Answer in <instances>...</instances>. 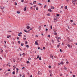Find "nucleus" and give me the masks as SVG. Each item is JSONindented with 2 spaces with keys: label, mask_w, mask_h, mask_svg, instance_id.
<instances>
[{
  "label": "nucleus",
  "mask_w": 77,
  "mask_h": 77,
  "mask_svg": "<svg viewBox=\"0 0 77 77\" xmlns=\"http://www.w3.org/2000/svg\"><path fill=\"white\" fill-rule=\"evenodd\" d=\"M11 35H7V38H10V37H11Z\"/></svg>",
  "instance_id": "f257e3e1"
},
{
  "label": "nucleus",
  "mask_w": 77,
  "mask_h": 77,
  "mask_svg": "<svg viewBox=\"0 0 77 77\" xmlns=\"http://www.w3.org/2000/svg\"><path fill=\"white\" fill-rule=\"evenodd\" d=\"M67 38L69 41V42H71V40H70V39H69V37H67Z\"/></svg>",
  "instance_id": "f03ea898"
},
{
  "label": "nucleus",
  "mask_w": 77,
  "mask_h": 77,
  "mask_svg": "<svg viewBox=\"0 0 77 77\" xmlns=\"http://www.w3.org/2000/svg\"><path fill=\"white\" fill-rule=\"evenodd\" d=\"M50 57L52 59H53V55L52 54H51V55H50Z\"/></svg>",
  "instance_id": "7ed1b4c3"
},
{
  "label": "nucleus",
  "mask_w": 77,
  "mask_h": 77,
  "mask_svg": "<svg viewBox=\"0 0 77 77\" xmlns=\"http://www.w3.org/2000/svg\"><path fill=\"white\" fill-rule=\"evenodd\" d=\"M35 45H39V44H38V42H36V41L35 42Z\"/></svg>",
  "instance_id": "20e7f679"
},
{
  "label": "nucleus",
  "mask_w": 77,
  "mask_h": 77,
  "mask_svg": "<svg viewBox=\"0 0 77 77\" xmlns=\"http://www.w3.org/2000/svg\"><path fill=\"white\" fill-rule=\"evenodd\" d=\"M26 9H27V8H26V7H25L23 9V10L24 11H26Z\"/></svg>",
  "instance_id": "39448f33"
},
{
  "label": "nucleus",
  "mask_w": 77,
  "mask_h": 77,
  "mask_svg": "<svg viewBox=\"0 0 77 77\" xmlns=\"http://www.w3.org/2000/svg\"><path fill=\"white\" fill-rule=\"evenodd\" d=\"M51 9H54V7L51 6Z\"/></svg>",
  "instance_id": "423d86ee"
},
{
  "label": "nucleus",
  "mask_w": 77,
  "mask_h": 77,
  "mask_svg": "<svg viewBox=\"0 0 77 77\" xmlns=\"http://www.w3.org/2000/svg\"><path fill=\"white\" fill-rule=\"evenodd\" d=\"M60 64H61V65H63L64 63H63V61H62L61 62V63H60Z\"/></svg>",
  "instance_id": "0eeeda50"
},
{
  "label": "nucleus",
  "mask_w": 77,
  "mask_h": 77,
  "mask_svg": "<svg viewBox=\"0 0 77 77\" xmlns=\"http://www.w3.org/2000/svg\"><path fill=\"white\" fill-rule=\"evenodd\" d=\"M77 2V0H75L74 1H72V3H74V2Z\"/></svg>",
  "instance_id": "6e6552de"
},
{
  "label": "nucleus",
  "mask_w": 77,
  "mask_h": 77,
  "mask_svg": "<svg viewBox=\"0 0 77 77\" xmlns=\"http://www.w3.org/2000/svg\"><path fill=\"white\" fill-rule=\"evenodd\" d=\"M38 29H39V30H41V26H39Z\"/></svg>",
  "instance_id": "1a4fd4ad"
},
{
  "label": "nucleus",
  "mask_w": 77,
  "mask_h": 77,
  "mask_svg": "<svg viewBox=\"0 0 77 77\" xmlns=\"http://www.w3.org/2000/svg\"><path fill=\"white\" fill-rule=\"evenodd\" d=\"M26 29H30V26H26Z\"/></svg>",
  "instance_id": "9d476101"
},
{
  "label": "nucleus",
  "mask_w": 77,
  "mask_h": 77,
  "mask_svg": "<svg viewBox=\"0 0 77 77\" xmlns=\"http://www.w3.org/2000/svg\"><path fill=\"white\" fill-rule=\"evenodd\" d=\"M48 11H49V12H51L52 11H51V10L50 9H48Z\"/></svg>",
  "instance_id": "9b49d317"
},
{
  "label": "nucleus",
  "mask_w": 77,
  "mask_h": 77,
  "mask_svg": "<svg viewBox=\"0 0 77 77\" xmlns=\"http://www.w3.org/2000/svg\"><path fill=\"white\" fill-rule=\"evenodd\" d=\"M36 1H35L34 2H33V4H36Z\"/></svg>",
  "instance_id": "f8f14e48"
},
{
  "label": "nucleus",
  "mask_w": 77,
  "mask_h": 77,
  "mask_svg": "<svg viewBox=\"0 0 77 77\" xmlns=\"http://www.w3.org/2000/svg\"><path fill=\"white\" fill-rule=\"evenodd\" d=\"M60 40V39H58V38H57V41L58 42H59Z\"/></svg>",
  "instance_id": "ddd939ff"
},
{
  "label": "nucleus",
  "mask_w": 77,
  "mask_h": 77,
  "mask_svg": "<svg viewBox=\"0 0 77 77\" xmlns=\"http://www.w3.org/2000/svg\"><path fill=\"white\" fill-rule=\"evenodd\" d=\"M15 72L14 71L13 72L12 74H15Z\"/></svg>",
  "instance_id": "4468645a"
},
{
  "label": "nucleus",
  "mask_w": 77,
  "mask_h": 77,
  "mask_svg": "<svg viewBox=\"0 0 77 77\" xmlns=\"http://www.w3.org/2000/svg\"><path fill=\"white\" fill-rule=\"evenodd\" d=\"M21 46H23L24 45V43H23L22 44L21 43Z\"/></svg>",
  "instance_id": "2eb2a0df"
},
{
  "label": "nucleus",
  "mask_w": 77,
  "mask_h": 77,
  "mask_svg": "<svg viewBox=\"0 0 77 77\" xmlns=\"http://www.w3.org/2000/svg\"><path fill=\"white\" fill-rule=\"evenodd\" d=\"M57 33L56 32H54V35H57Z\"/></svg>",
  "instance_id": "dca6fc26"
},
{
  "label": "nucleus",
  "mask_w": 77,
  "mask_h": 77,
  "mask_svg": "<svg viewBox=\"0 0 77 77\" xmlns=\"http://www.w3.org/2000/svg\"><path fill=\"white\" fill-rule=\"evenodd\" d=\"M60 47V45H57V47L58 48H59Z\"/></svg>",
  "instance_id": "f3484780"
},
{
  "label": "nucleus",
  "mask_w": 77,
  "mask_h": 77,
  "mask_svg": "<svg viewBox=\"0 0 77 77\" xmlns=\"http://www.w3.org/2000/svg\"><path fill=\"white\" fill-rule=\"evenodd\" d=\"M40 71H38V75H39V74H40Z\"/></svg>",
  "instance_id": "a211bd4d"
},
{
  "label": "nucleus",
  "mask_w": 77,
  "mask_h": 77,
  "mask_svg": "<svg viewBox=\"0 0 77 77\" xmlns=\"http://www.w3.org/2000/svg\"><path fill=\"white\" fill-rule=\"evenodd\" d=\"M27 43H28L27 41H26L25 42V44H26H26H27Z\"/></svg>",
  "instance_id": "6ab92c4d"
},
{
  "label": "nucleus",
  "mask_w": 77,
  "mask_h": 77,
  "mask_svg": "<svg viewBox=\"0 0 77 77\" xmlns=\"http://www.w3.org/2000/svg\"><path fill=\"white\" fill-rule=\"evenodd\" d=\"M17 14H20V12L19 11H17Z\"/></svg>",
  "instance_id": "aec40b11"
},
{
  "label": "nucleus",
  "mask_w": 77,
  "mask_h": 77,
  "mask_svg": "<svg viewBox=\"0 0 77 77\" xmlns=\"http://www.w3.org/2000/svg\"><path fill=\"white\" fill-rule=\"evenodd\" d=\"M36 10H38V7H36Z\"/></svg>",
  "instance_id": "412c9836"
},
{
  "label": "nucleus",
  "mask_w": 77,
  "mask_h": 77,
  "mask_svg": "<svg viewBox=\"0 0 77 77\" xmlns=\"http://www.w3.org/2000/svg\"><path fill=\"white\" fill-rule=\"evenodd\" d=\"M18 44H20V43H21V42H20V41H18Z\"/></svg>",
  "instance_id": "4be33fe9"
},
{
  "label": "nucleus",
  "mask_w": 77,
  "mask_h": 77,
  "mask_svg": "<svg viewBox=\"0 0 77 77\" xmlns=\"http://www.w3.org/2000/svg\"><path fill=\"white\" fill-rule=\"evenodd\" d=\"M18 34H19L20 35H22V32H20L19 33H18Z\"/></svg>",
  "instance_id": "5701e85b"
},
{
  "label": "nucleus",
  "mask_w": 77,
  "mask_h": 77,
  "mask_svg": "<svg viewBox=\"0 0 77 77\" xmlns=\"http://www.w3.org/2000/svg\"><path fill=\"white\" fill-rule=\"evenodd\" d=\"M54 32H56V31H57V30H56V29H54Z\"/></svg>",
  "instance_id": "b1692460"
},
{
  "label": "nucleus",
  "mask_w": 77,
  "mask_h": 77,
  "mask_svg": "<svg viewBox=\"0 0 77 77\" xmlns=\"http://www.w3.org/2000/svg\"><path fill=\"white\" fill-rule=\"evenodd\" d=\"M50 27H51V29H52V28H53V27L52 26V25H51L50 26Z\"/></svg>",
  "instance_id": "393cba45"
},
{
  "label": "nucleus",
  "mask_w": 77,
  "mask_h": 77,
  "mask_svg": "<svg viewBox=\"0 0 77 77\" xmlns=\"http://www.w3.org/2000/svg\"><path fill=\"white\" fill-rule=\"evenodd\" d=\"M39 60H41V57H39Z\"/></svg>",
  "instance_id": "a878e982"
},
{
  "label": "nucleus",
  "mask_w": 77,
  "mask_h": 77,
  "mask_svg": "<svg viewBox=\"0 0 77 77\" xmlns=\"http://www.w3.org/2000/svg\"><path fill=\"white\" fill-rule=\"evenodd\" d=\"M31 60V58H28V60Z\"/></svg>",
  "instance_id": "bb28decb"
},
{
  "label": "nucleus",
  "mask_w": 77,
  "mask_h": 77,
  "mask_svg": "<svg viewBox=\"0 0 77 77\" xmlns=\"http://www.w3.org/2000/svg\"><path fill=\"white\" fill-rule=\"evenodd\" d=\"M73 21L72 20H70V22L71 23H72Z\"/></svg>",
  "instance_id": "cd10ccee"
},
{
  "label": "nucleus",
  "mask_w": 77,
  "mask_h": 77,
  "mask_svg": "<svg viewBox=\"0 0 77 77\" xmlns=\"http://www.w3.org/2000/svg\"><path fill=\"white\" fill-rule=\"evenodd\" d=\"M60 52H62V49H60Z\"/></svg>",
  "instance_id": "c85d7f7f"
},
{
  "label": "nucleus",
  "mask_w": 77,
  "mask_h": 77,
  "mask_svg": "<svg viewBox=\"0 0 77 77\" xmlns=\"http://www.w3.org/2000/svg\"><path fill=\"white\" fill-rule=\"evenodd\" d=\"M23 40H24V41H26V38H23Z\"/></svg>",
  "instance_id": "c756f323"
},
{
  "label": "nucleus",
  "mask_w": 77,
  "mask_h": 77,
  "mask_svg": "<svg viewBox=\"0 0 77 77\" xmlns=\"http://www.w3.org/2000/svg\"><path fill=\"white\" fill-rule=\"evenodd\" d=\"M44 8H47V5H45L44 6Z\"/></svg>",
  "instance_id": "7c9ffc66"
},
{
  "label": "nucleus",
  "mask_w": 77,
  "mask_h": 77,
  "mask_svg": "<svg viewBox=\"0 0 77 77\" xmlns=\"http://www.w3.org/2000/svg\"><path fill=\"white\" fill-rule=\"evenodd\" d=\"M24 0H21V2H24Z\"/></svg>",
  "instance_id": "2f4dec72"
},
{
  "label": "nucleus",
  "mask_w": 77,
  "mask_h": 77,
  "mask_svg": "<svg viewBox=\"0 0 77 77\" xmlns=\"http://www.w3.org/2000/svg\"><path fill=\"white\" fill-rule=\"evenodd\" d=\"M26 47H27V48H29V45H27L26 46Z\"/></svg>",
  "instance_id": "473e14b6"
},
{
  "label": "nucleus",
  "mask_w": 77,
  "mask_h": 77,
  "mask_svg": "<svg viewBox=\"0 0 77 77\" xmlns=\"http://www.w3.org/2000/svg\"><path fill=\"white\" fill-rule=\"evenodd\" d=\"M48 3H49V2H50V0H48Z\"/></svg>",
  "instance_id": "72a5a7b5"
},
{
  "label": "nucleus",
  "mask_w": 77,
  "mask_h": 77,
  "mask_svg": "<svg viewBox=\"0 0 77 77\" xmlns=\"http://www.w3.org/2000/svg\"><path fill=\"white\" fill-rule=\"evenodd\" d=\"M67 46L68 47H70V45H67Z\"/></svg>",
  "instance_id": "f704fd0d"
},
{
  "label": "nucleus",
  "mask_w": 77,
  "mask_h": 77,
  "mask_svg": "<svg viewBox=\"0 0 77 77\" xmlns=\"http://www.w3.org/2000/svg\"><path fill=\"white\" fill-rule=\"evenodd\" d=\"M45 30L46 32H47L48 31V29H46Z\"/></svg>",
  "instance_id": "c9c22d12"
},
{
  "label": "nucleus",
  "mask_w": 77,
  "mask_h": 77,
  "mask_svg": "<svg viewBox=\"0 0 77 77\" xmlns=\"http://www.w3.org/2000/svg\"><path fill=\"white\" fill-rule=\"evenodd\" d=\"M29 4H30V5H33V4L32 3H29Z\"/></svg>",
  "instance_id": "e433bc0d"
},
{
  "label": "nucleus",
  "mask_w": 77,
  "mask_h": 77,
  "mask_svg": "<svg viewBox=\"0 0 77 77\" xmlns=\"http://www.w3.org/2000/svg\"><path fill=\"white\" fill-rule=\"evenodd\" d=\"M17 39H18H18H19V37H17Z\"/></svg>",
  "instance_id": "4c0bfd02"
},
{
  "label": "nucleus",
  "mask_w": 77,
  "mask_h": 77,
  "mask_svg": "<svg viewBox=\"0 0 77 77\" xmlns=\"http://www.w3.org/2000/svg\"><path fill=\"white\" fill-rule=\"evenodd\" d=\"M43 50H45V47H43Z\"/></svg>",
  "instance_id": "58836bf2"
},
{
  "label": "nucleus",
  "mask_w": 77,
  "mask_h": 77,
  "mask_svg": "<svg viewBox=\"0 0 77 77\" xmlns=\"http://www.w3.org/2000/svg\"><path fill=\"white\" fill-rule=\"evenodd\" d=\"M57 17H59V14H57Z\"/></svg>",
  "instance_id": "ea45409f"
},
{
  "label": "nucleus",
  "mask_w": 77,
  "mask_h": 77,
  "mask_svg": "<svg viewBox=\"0 0 77 77\" xmlns=\"http://www.w3.org/2000/svg\"><path fill=\"white\" fill-rule=\"evenodd\" d=\"M48 68H51V66H48Z\"/></svg>",
  "instance_id": "a19ab883"
},
{
  "label": "nucleus",
  "mask_w": 77,
  "mask_h": 77,
  "mask_svg": "<svg viewBox=\"0 0 77 77\" xmlns=\"http://www.w3.org/2000/svg\"><path fill=\"white\" fill-rule=\"evenodd\" d=\"M15 5L16 6H17V2L15 3Z\"/></svg>",
  "instance_id": "79ce46f5"
},
{
  "label": "nucleus",
  "mask_w": 77,
  "mask_h": 77,
  "mask_svg": "<svg viewBox=\"0 0 77 77\" xmlns=\"http://www.w3.org/2000/svg\"><path fill=\"white\" fill-rule=\"evenodd\" d=\"M65 9H67V6H66L65 7Z\"/></svg>",
  "instance_id": "37998d69"
},
{
  "label": "nucleus",
  "mask_w": 77,
  "mask_h": 77,
  "mask_svg": "<svg viewBox=\"0 0 77 77\" xmlns=\"http://www.w3.org/2000/svg\"><path fill=\"white\" fill-rule=\"evenodd\" d=\"M58 39H60V37H59Z\"/></svg>",
  "instance_id": "c03bdc74"
},
{
  "label": "nucleus",
  "mask_w": 77,
  "mask_h": 77,
  "mask_svg": "<svg viewBox=\"0 0 77 77\" xmlns=\"http://www.w3.org/2000/svg\"><path fill=\"white\" fill-rule=\"evenodd\" d=\"M37 59H39V56L38 55L37 56Z\"/></svg>",
  "instance_id": "a18cd8bd"
},
{
  "label": "nucleus",
  "mask_w": 77,
  "mask_h": 77,
  "mask_svg": "<svg viewBox=\"0 0 77 77\" xmlns=\"http://www.w3.org/2000/svg\"><path fill=\"white\" fill-rule=\"evenodd\" d=\"M18 36H21V35H20V34H18Z\"/></svg>",
  "instance_id": "49530a36"
},
{
  "label": "nucleus",
  "mask_w": 77,
  "mask_h": 77,
  "mask_svg": "<svg viewBox=\"0 0 77 77\" xmlns=\"http://www.w3.org/2000/svg\"><path fill=\"white\" fill-rule=\"evenodd\" d=\"M49 72L50 73H51V72H51V70H50L49 71Z\"/></svg>",
  "instance_id": "de8ad7c7"
},
{
  "label": "nucleus",
  "mask_w": 77,
  "mask_h": 77,
  "mask_svg": "<svg viewBox=\"0 0 77 77\" xmlns=\"http://www.w3.org/2000/svg\"><path fill=\"white\" fill-rule=\"evenodd\" d=\"M38 50H39L40 49V47H38Z\"/></svg>",
  "instance_id": "09e8293b"
},
{
  "label": "nucleus",
  "mask_w": 77,
  "mask_h": 77,
  "mask_svg": "<svg viewBox=\"0 0 77 77\" xmlns=\"http://www.w3.org/2000/svg\"><path fill=\"white\" fill-rule=\"evenodd\" d=\"M64 69L65 70H66V69H67V68L66 67H65Z\"/></svg>",
  "instance_id": "8fccbe9b"
},
{
  "label": "nucleus",
  "mask_w": 77,
  "mask_h": 77,
  "mask_svg": "<svg viewBox=\"0 0 77 77\" xmlns=\"http://www.w3.org/2000/svg\"><path fill=\"white\" fill-rule=\"evenodd\" d=\"M73 77H75V75H73Z\"/></svg>",
  "instance_id": "3c124183"
},
{
  "label": "nucleus",
  "mask_w": 77,
  "mask_h": 77,
  "mask_svg": "<svg viewBox=\"0 0 77 77\" xmlns=\"http://www.w3.org/2000/svg\"><path fill=\"white\" fill-rule=\"evenodd\" d=\"M13 60L14 62L15 61V60L14 59H13Z\"/></svg>",
  "instance_id": "603ef678"
},
{
  "label": "nucleus",
  "mask_w": 77,
  "mask_h": 77,
  "mask_svg": "<svg viewBox=\"0 0 77 77\" xmlns=\"http://www.w3.org/2000/svg\"><path fill=\"white\" fill-rule=\"evenodd\" d=\"M29 62L28 61H27V62H26V63H29Z\"/></svg>",
  "instance_id": "864d4df0"
},
{
  "label": "nucleus",
  "mask_w": 77,
  "mask_h": 77,
  "mask_svg": "<svg viewBox=\"0 0 77 77\" xmlns=\"http://www.w3.org/2000/svg\"><path fill=\"white\" fill-rule=\"evenodd\" d=\"M25 53H23V54L22 55L24 56V55H25Z\"/></svg>",
  "instance_id": "5fc2aeb1"
},
{
  "label": "nucleus",
  "mask_w": 77,
  "mask_h": 77,
  "mask_svg": "<svg viewBox=\"0 0 77 77\" xmlns=\"http://www.w3.org/2000/svg\"><path fill=\"white\" fill-rule=\"evenodd\" d=\"M48 37L49 38H50V35H48Z\"/></svg>",
  "instance_id": "6e6d98bb"
},
{
  "label": "nucleus",
  "mask_w": 77,
  "mask_h": 77,
  "mask_svg": "<svg viewBox=\"0 0 77 77\" xmlns=\"http://www.w3.org/2000/svg\"><path fill=\"white\" fill-rule=\"evenodd\" d=\"M48 16H50V14L48 13L47 14Z\"/></svg>",
  "instance_id": "4d7b16f0"
},
{
  "label": "nucleus",
  "mask_w": 77,
  "mask_h": 77,
  "mask_svg": "<svg viewBox=\"0 0 77 77\" xmlns=\"http://www.w3.org/2000/svg\"><path fill=\"white\" fill-rule=\"evenodd\" d=\"M1 50H2V51H1V52H2V53H3V50L2 49H1Z\"/></svg>",
  "instance_id": "13d9d810"
},
{
  "label": "nucleus",
  "mask_w": 77,
  "mask_h": 77,
  "mask_svg": "<svg viewBox=\"0 0 77 77\" xmlns=\"http://www.w3.org/2000/svg\"><path fill=\"white\" fill-rule=\"evenodd\" d=\"M24 31L25 32H27V31L26 30H24Z\"/></svg>",
  "instance_id": "bf43d9fd"
},
{
  "label": "nucleus",
  "mask_w": 77,
  "mask_h": 77,
  "mask_svg": "<svg viewBox=\"0 0 77 77\" xmlns=\"http://www.w3.org/2000/svg\"><path fill=\"white\" fill-rule=\"evenodd\" d=\"M20 48V51H22V49H21V48Z\"/></svg>",
  "instance_id": "052dcab7"
},
{
  "label": "nucleus",
  "mask_w": 77,
  "mask_h": 77,
  "mask_svg": "<svg viewBox=\"0 0 77 77\" xmlns=\"http://www.w3.org/2000/svg\"><path fill=\"white\" fill-rule=\"evenodd\" d=\"M16 69L17 71H18V70H19V69H18L17 68H16Z\"/></svg>",
  "instance_id": "680f3d73"
},
{
  "label": "nucleus",
  "mask_w": 77,
  "mask_h": 77,
  "mask_svg": "<svg viewBox=\"0 0 77 77\" xmlns=\"http://www.w3.org/2000/svg\"><path fill=\"white\" fill-rule=\"evenodd\" d=\"M52 42H53H53H54V41L53 40H52Z\"/></svg>",
  "instance_id": "e2e57ef3"
},
{
  "label": "nucleus",
  "mask_w": 77,
  "mask_h": 77,
  "mask_svg": "<svg viewBox=\"0 0 77 77\" xmlns=\"http://www.w3.org/2000/svg\"><path fill=\"white\" fill-rule=\"evenodd\" d=\"M11 71V69H9V70H8V71Z\"/></svg>",
  "instance_id": "0e129e2a"
},
{
  "label": "nucleus",
  "mask_w": 77,
  "mask_h": 77,
  "mask_svg": "<svg viewBox=\"0 0 77 77\" xmlns=\"http://www.w3.org/2000/svg\"><path fill=\"white\" fill-rule=\"evenodd\" d=\"M62 74H60V76H62Z\"/></svg>",
  "instance_id": "69168bd1"
},
{
  "label": "nucleus",
  "mask_w": 77,
  "mask_h": 77,
  "mask_svg": "<svg viewBox=\"0 0 77 77\" xmlns=\"http://www.w3.org/2000/svg\"><path fill=\"white\" fill-rule=\"evenodd\" d=\"M54 57H55V58H57V56H54Z\"/></svg>",
  "instance_id": "338daca9"
},
{
  "label": "nucleus",
  "mask_w": 77,
  "mask_h": 77,
  "mask_svg": "<svg viewBox=\"0 0 77 77\" xmlns=\"http://www.w3.org/2000/svg\"><path fill=\"white\" fill-rule=\"evenodd\" d=\"M30 77H32V75H31V76H30Z\"/></svg>",
  "instance_id": "774afa93"
}]
</instances>
